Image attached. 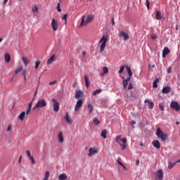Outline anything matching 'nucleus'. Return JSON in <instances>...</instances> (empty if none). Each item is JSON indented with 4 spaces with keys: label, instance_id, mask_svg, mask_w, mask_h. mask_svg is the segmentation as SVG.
<instances>
[{
    "label": "nucleus",
    "instance_id": "nucleus-12",
    "mask_svg": "<svg viewBox=\"0 0 180 180\" xmlns=\"http://www.w3.org/2000/svg\"><path fill=\"white\" fill-rule=\"evenodd\" d=\"M122 143L123 144L120 143V147H122V150L123 151L124 150H126V148H127V139H126V138L122 139Z\"/></svg>",
    "mask_w": 180,
    "mask_h": 180
},
{
    "label": "nucleus",
    "instance_id": "nucleus-10",
    "mask_svg": "<svg viewBox=\"0 0 180 180\" xmlns=\"http://www.w3.org/2000/svg\"><path fill=\"white\" fill-rule=\"evenodd\" d=\"M84 96V91L82 90H78L76 91L75 98V99H79V98H82Z\"/></svg>",
    "mask_w": 180,
    "mask_h": 180
},
{
    "label": "nucleus",
    "instance_id": "nucleus-48",
    "mask_svg": "<svg viewBox=\"0 0 180 180\" xmlns=\"http://www.w3.org/2000/svg\"><path fill=\"white\" fill-rule=\"evenodd\" d=\"M146 6L147 9H150V1L146 0Z\"/></svg>",
    "mask_w": 180,
    "mask_h": 180
},
{
    "label": "nucleus",
    "instance_id": "nucleus-15",
    "mask_svg": "<svg viewBox=\"0 0 180 180\" xmlns=\"http://www.w3.org/2000/svg\"><path fill=\"white\" fill-rule=\"evenodd\" d=\"M119 36H122L124 40H129V34H126L124 31L120 32Z\"/></svg>",
    "mask_w": 180,
    "mask_h": 180
},
{
    "label": "nucleus",
    "instance_id": "nucleus-9",
    "mask_svg": "<svg viewBox=\"0 0 180 180\" xmlns=\"http://www.w3.org/2000/svg\"><path fill=\"white\" fill-rule=\"evenodd\" d=\"M82 103H84V101L82 99H79L75 105V110H79V108H81V106H82Z\"/></svg>",
    "mask_w": 180,
    "mask_h": 180
},
{
    "label": "nucleus",
    "instance_id": "nucleus-16",
    "mask_svg": "<svg viewBox=\"0 0 180 180\" xmlns=\"http://www.w3.org/2000/svg\"><path fill=\"white\" fill-rule=\"evenodd\" d=\"M168 54H169V49L166 47V48H165L163 49V51H162V57H163V58H165V57H167V56H168Z\"/></svg>",
    "mask_w": 180,
    "mask_h": 180
},
{
    "label": "nucleus",
    "instance_id": "nucleus-39",
    "mask_svg": "<svg viewBox=\"0 0 180 180\" xmlns=\"http://www.w3.org/2000/svg\"><path fill=\"white\" fill-rule=\"evenodd\" d=\"M49 176H50V172L47 171L45 173L44 180H49Z\"/></svg>",
    "mask_w": 180,
    "mask_h": 180
},
{
    "label": "nucleus",
    "instance_id": "nucleus-60",
    "mask_svg": "<svg viewBox=\"0 0 180 180\" xmlns=\"http://www.w3.org/2000/svg\"><path fill=\"white\" fill-rule=\"evenodd\" d=\"M117 162H118V164H120V165H121V167H123V163H122L120 161H119V160H117Z\"/></svg>",
    "mask_w": 180,
    "mask_h": 180
},
{
    "label": "nucleus",
    "instance_id": "nucleus-46",
    "mask_svg": "<svg viewBox=\"0 0 180 180\" xmlns=\"http://www.w3.org/2000/svg\"><path fill=\"white\" fill-rule=\"evenodd\" d=\"M135 124H136V122L134 120H132L130 122V124L131 125L132 129H134Z\"/></svg>",
    "mask_w": 180,
    "mask_h": 180
},
{
    "label": "nucleus",
    "instance_id": "nucleus-33",
    "mask_svg": "<svg viewBox=\"0 0 180 180\" xmlns=\"http://www.w3.org/2000/svg\"><path fill=\"white\" fill-rule=\"evenodd\" d=\"M65 119L66 122H68L69 124H71L72 120L70 119V116H68V112H66V115L65 116Z\"/></svg>",
    "mask_w": 180,
    "mask_h": 180
},
{
    "label": "nucleus",
    "instance_id": "nucleus-64",
    "mask_svg": "<svg viewBox=\"0 0 180 180\" xmlns=\"http://www.w3.org/2000/svg\"><path fill=\"white\" fill-rule=\"evenodd\" d=\"M177 164L180 162V159L176 162Z\"/></svg>",
    "mask_w": 180,
    "mask_h": 180
},
{
    "label": "nucleus",
    "instance_id": "nucleus-24",
    "mask_svg": "<svg viewBox=\"0 0 180 180\" xmlns=\"http://www.w3.org/2000/svg\"><path fill=\"white\" fill-rule=\"evenodd\" d=\"M108 72H109V69L108 68V67H103V72L100 73V75H101V77H103V75H105V74H108Z\"/></svg>",
    "mask_w": 180,
    "mask_h": 180
},
{
    "label": "nucleus",
    "instance_id": "nucleus-32",
    "mask_svg": "<svg viewBox=\"0 0 180 180\" xmlns=\"http://www.w3.org/2000/svg\"><path fill=\"white\" fill-rule=\"evenodd\" d=\"M122 78L123 79V86H124V89H126V88H127V84H129V82L127 80H126L124 77H122Z\"/></svg>",
    "mask_w": 180,
    "mask_h": 180
},
{
    "label": "nucleus",
    "instance_id": "nucleus-63",
    "mask_svg": "<svg viewBox=\"0 0 180 180\" xmlns=\"http://www.w3.org/2000/svg\"><path fill=\"white\" fill-rule=\"evenodd\" d=\"M21 160H22V156H20L18 162H20Z\"/></svg>",
    "mask_w": 180,
    "mask_h": 180
},
{
    "label": "nucleus",
    "instance_id": "nucleus-27",
    "mask_svg": "<svg viewBox=\"0 0 180 180\" xmlns=\"http://www.w3.org/2000/svg\"><path fill=\"white\" fill-rule=\"evenodd\" d=\"M20 71H23V66H19L16 68L14 72L15 75H16L18 72H20Z\"/></svg>",
    "mask_w": 180,
    "mask_h": 180
},
{
    "label": "nucleus",
    "instance_id": "nucleus-18",
    "mask_svg": "<svg viewBox=\"0 0 180 180\" xmlns=\"http://www.w3.org/2000/svg\"><path fill=\"white\" fill-rule=\"evenodd\" d=\"M25 116H26V112L22 111L18 116V119L21 121L23 122L25 120Z\"/></svg>",
    "mask_w": 180,
    "mask_h": 180
},
{
    "label": "nucleus",
    "instance_id": "nucleus-47",
    "mask_svg": "<svg viewBox=\"0 0 180 180\" xmlns=\"http://www.w3.org/2000/svg\"><path fill=\"white\" fill-rule=\"evenodd\" d=\"M39 11V8H37V6H34V8H32V12H37Z\"/></svg>",
    "mask_w": 180,
    "mask_h": 180
},
{
    "label": "nucleus",
    "instance_id": "nucleus-30",
    "mask_svg": "<svg viewBox=\"0 0 180 180\" xmlns=\"http://www.w3.org/2000/svg\"><path fill=\"white\" fill-rule=\"evenodd\" d=\"M108 134V131H106V129H104L101 131V136L103 139H106V135Z\"/></svg>",
    "mask_w": 180,
    "mask_h": 180
},
{
    "label": "nucleus",
    "instance_id": "nucleus-21",
    "mask_svg": "<svg viewBox=\"0 0 180 180\" xmlns=\"http://www.w3.org/2000/svg\"><path fill=\"white\" fill-rule=\"evenodd\" d=\"M54 60H56V55H52V56L48 60L46 63L47 65H50V64L54 62Z\"/></svg>",
    "mask_w": 180,
    "mask_h": 180
},
{
    "label": "nucleus",
    "instance_id": "nucleus-40",
    "mask_svg": "<svg viewBox=\"0 0 180 180\" xmlns=\"http://www.w3.org/2000/svg\"><path fill=\"white\" fill-rule=\"evenodd\" d=\"M26 154H27V157H28V158H30L31 157H33V155H32V153H30V150H26Z\"/></svg>",
    "mask_w": 180,
    "mask_h": 180
},
{
    "label": "nucleus",
    "instance_id": "nucleus-5",
    "mask_svg": "<svg viewBox=\"0 0 180 180\" xmlns=\"http://www.w3.org/2000/svg\"><path fill=\"white\" fill-rule=\"evenodd\" d=\"M51 27L53 30V32H57L59 27L58 20L53 18L51 24Z\"/></svg>",
    "mask_w": 180,
    "mask_h": 180
},
{
    "label": "nucleus",
    "instance_id": "nucleus-8",
    "mask_svg": "<svg viewBox=\"0 0 180 180\" xmlns=\"http://www.w3.org/2000/svg\"><path fill=\"white\" fill-rule=\"evenodd\" d=\"M95 154H98V149H96V148H90L89 149L88 156L92 157V155H95Z\"/></svg>",
    "mask_w": 180,
    "mask_h": 180
},
{
    "label": "nucleus",
    "instance_id": "nucleus-57",
    "mask_svg": "<svg viewBox=\"0 0 180 180\" xmlns=\"http://www.w3.org/2000/svg\"><path fill=\"white\" fill-rule=\"evenodd\" d=\"M22 75L23 77H26V70L22 71Z\"/></svg>",
    "mask_w": 180,
    "mask_h": 180
},
{
    "label": "nucleus",
    "instance_id": "nucleus-61",
    "mask_svg": "<svg viewBox=\"0 0 180 180\" xmlns=\"http://www.w3.org/2000/svg\"><path fill=\"white\" fill-rule=\"evenodd\" d=\"M37 95V89H36V91H35V93H34V98H36V96Z\"/></svg>",
    "mask_w": 180,
    "mask_h": 180
},
{
    "label": "nucleus",
    "instance_id": "nucleus-55",
    "mask_svg": "<svg viewBox=\"0 0 180 180\" xmlns=\"http://www.w3.org/2000/svg\"><path fill=\"white\" fill-rule=\"evenodd\" d=\"M130 79H131V76H129L127 79H125V81H127L129 82Z\"/></svg>",
    "mask_w": 180,
    "mask_h": 180
},
{
    "label": "nucleus",
    "instance_id": "nucleus-52",
    "mask_svg": "<svg viewBox=\"0 0 180 180\" xmlns=\"http://www.w3.org/2000/svg\"><path fill=\"white\" fill-rule=\"evenodd\" d=\"M11 130H12V126L8 125V127L7 128V131H11Z\"/></svg>",
    "mask_w": 180,
    "mask_h": 180
},
{
    "label": "nucleus",
    "instance_id": "nucleus-26",
    "mask_svg": "<svg viewBox=\"0 0 180 180\" xmlns=\"http://www.w3.org/2000/svg\"><path fill=\"white\" fill-rule=\"evenodd\" d=\"M155 18L157 20H160V19L162 18V15L161 14L160 11L156 12Z\"/></svg>",
    "mask_w": 180,
    "mask_h": 180
},
{
    "label": "nucleus",
    "instance_id": "nucleus-3",
    "mask_svg": "<svg viewBox=\"0 0 180 180\" xmlns=\"http://www.w3.org/2000/svg\"><path fill=\"white\" fill-rule=\"evenodd\" d=\"M101 44L100 46V51L103 53L105 51V49L106 48V43H108V35H103L101 39L99 41Z\"/></svg>",
    "mask_w": 180,
    "mask_h": 180
},
{
    "label": "nucleus",
    "instance_id": "nucleus-37",
    "mask_svg": "<svg viewBox=\"0 0 180 180\" xmlns=\"http://www.w3.org/2000/svg\"><path fill=\"white\" fill-rule=\"evenodd\" d=\"M158 82H160V79H157L155 81L153 82V88H158Z\"/></svg>",
    "mask_w": 180,
    "mask_h": 180
},
{
    "label": "nucleus",
    "instance_id": "nucleus-25",
    "mask_svg": "<svg viewBox=\"0 0 180 180\" xmlns=\"http://www.w3.org/2000/svg\"><path fill=\"white\" fill-rule=\"evenodd\" d=\"M68 178L66 174H61L58 176V179L59 180H65Z\"/></svg>",
    "mask_w": 180,
    "mask_h": 180
},
{
    "label": "nucleus",
    "instance_id": "nucleus-44",
    "mask_svg": "<svg viewBox=\"0 0 180 180\" xmlns=\"http://www.w3.org/2000/svg\"><path fill=\"white\" fill-rule=\"evenodd\" d=\"M30 160H31L32 164H36V161L34 160V158L33 156H31Z\"/></svg>",
    "mask_w": 180,
    "mask_h": 180
},
{
    "label": "nucleus",
    "instance_id": "nucleus-50",
    "mask_svg": "<svg viewBox=\"0 0 180 180\" xmlns=\"http://www.w3.org/2000/svg\"><path fill=\"white\" fill-rule=\"evenodd\" d=\"M171 71H172V68L171 67L168 68L167 69V73L171 74Z\"/></svg>",
    "mask_w": 180,
    "mask_h": 180
},
{
    "label": "nucleus",
    "instance_id": "nucleus-49",
    "mask_svg": "<svg viewBox=\"0 0 180 180\" xmlns=\"http://www.w3.org/2000/svg\"><path fill=\"white\" fill-rule=\"evenodd\" d=\"M159 108H160V110H162V112H164V109H165L164 105L160 104Z\"/></svg>",
    "mask_w": 180,
    "mask_h": 180
},
{
    "label": "nucleus",
    "instance_id": "nucleus-22",
    "mask_svg": "<svg viewBox=\"0 0 180 180\" xmlns=\"http://www.w3.org/2000/svg\"><path fill=\"white\" fill-rule=\"evenodd\" d=\"M58 139L60 143H63L64 141V136H63L62 131H60L58 134Z\"/></svg>",
    "mask_w": 180,
    "mask_h": 180
},
{
    "label": "nucleus",
    "instance_id": "nucleus-42",
    "mask_svg": "<svg viewBox=\"0 0 180 180\" xmlns=\"http://www.w3.org/2000/svg\"><path fill=\"white\" fill-rule=\"evenodd\" d=\"M124 71V65L122 66V67L120 68L119 74L123 73Z\"/></svg>",
    "mask_w": 180,
    "mask_h": 180
},
{
    "label": "nucleus",
    "instance_id": "nucleus-58",
    "mask_svg": "<svg viewBox=\"0 0 180 180\" xmlns=\"http://www.w3.org/2000/svg\"><path fill=\"white\" fill-rule=\"evenodd\" d=\"M72 86V88H75L77 86V83L76 82L73 83Z\"/></svg>",
    "mask_w": 180,
    "mask_h": 180
},
{
    "label": "nucleus",
    "instance_id": "nucleus-53",
    "mask_svg": "<svg viewBox=\"0 0 180 180\" xmlns=\"http://www.w3.org/2000/svg\"><path fill=\"white\" fill-rule=\"evenodd\" d=\"M151 39L152 40H155V39H157L156 35H154V34L151 35Z\"/></svg>",
    "mask_w": 180,
    "mask_h": 180
},
{
    "label": "nucleus",
    "instance_id": "nucleus-4",
    "mask_svg": "<svg viewBox=\"0 0 180 180\" xmlns=\"http://www.w3.org/2000/svg\"><path fill=\"white\" fill-rule=\"evenodd\" d=\"M47 106V101L44 98H40L37 101V104L33 108V110L34 109H41V108H46Z\"/></svg>",
    "mask_w": 180,
    "mask_h": 180
},
{
    "label": "nucleus",
    "instance_id": "nucleus-45",
    "mask_svg": "<svg viewBox=\"0 0 180 180\" xmlns=\"http://www.w3.org/2000/svg\"><path fill=\"white\" fill-rule=\"evenodd\" d=\"M56 9H57L58 12H61V8L60 7V3L57 4Z\"/></svg>",
    "mask_w": 180,
    "mask_h": 180
},
{
    "label": "nucleus",
    "instance_id": "nucleus-20",
    "mask_svg": "<svg viewBox=\"0 0 180 180\" xmlns=\"http://www.w3.org/2000/svg\"><path fill=\"white\" fill-rule=\"evenodd\" d=\"M145 103H148L147 106L148 109H153V108H154V103L150 102L148 100H145Z\"/></svg>",
    "mask_w": 180,
    "mask_h": 180
},
{
    "label": "nucleus",
    "instance_id": "nucleus-14",
    "mask_svg": "<svg viewBox=\"0 0 180 180\" xmlns=\"http://www.w3.org/2000/svg\"><path fill=\"white\" fill-rule=\"evenodd\" d=\"M32 105H33V100L28 104V108L26 110V116H29L30 115V110H32Z\"/></svg>",
    "mask_w": 180,
    "mask_h": 180
},
{
    "label": "nucleus",
    "instance_id": "nucleus-2",
    "mask_svg": "<svg viewBox=\"0 0 180 180\" xmlns=\"http://www.w3.org/2000/svg\"><path fill=\"white\" fill-rule=\"evenodd\" d=\"M156 136L158 139H160L162 141L165 142L168 140V134H165L164 131L161 130V128L158 127L156 131Z\"/></svg>",
    "mask_w": 180,
    "mask_h": 180
},
{
    "label": "nucleus",
    "instance_id": "nucleus-17",
    "mask_svg": "<svg viewBox=\"0 0 180 180\" xmlns=\"http://www.w3.org/2000/svg\"><path fill=\"white\" fill-rule=\"evenodd\" d=\"M162 94H169L171 92V87L170 86H165L163 87L162 89Z\"/></svg>",
    "mask_w": 180,
    "mask_h": 180
},
{
    "label": "nucleus",
    "instance_id": "nucleus-6",
    "mask_svg": "<svg viewBox=\"0 0 180 180\" xmlns=\"http://www.w3.org/2000/svg\"><path fill=\"white\" fill-rule=\"evenodd\" d=\"M170 108L176 112H179L180 110L179 103H178L176 101H172L170 103Z\"/></svg>",
    "mask_w": 180,
    "mask_h": 180
},
{
    "label": "nucleus",
    "instance_id": "nucleus-59",
    "mask_svg": "<svg viewBox=\"0 0 180 180\" xmlns=\"http://www.w3.org/2000/svg\"><path fill=\"white\" fill-rule=\"evenodd\" d=\"M139 164H140V160H139V159H137L136 162V165H139Z\"/></svg>",
    "mask_w": 180,
    "mask_h": 180
},
{
    "label": "nucleus",
    "instance_id": "nucleus-13",
    "mask_svg": "<svg viewBox=\"0 0 180 180\" xmlns=\"http://www.w3.org/2000/svg\"><path fill=\"white\" fill-rule=\"evenodd\" d=\"M152 144L153 147H155V148L160 149L161 148V144L160 143V141L155 140L152 142Z\"/></svg>",
    "mask_w": 180,
    "mask_h": 180
},
{
    "label": "nucleus",
    "instance_id": "nucleus-35",
    "mask_svg": "<svg viewBox=\"0 0 180 180\" xmlns=\"http://www.w3.org/2000/svg\"><path fill=\"white\" fill-rule=\"evenodd\" d=\"M123 139H122V135H120L116 137L115 139V141L119 144L120 145V141H122Z\"/></svg>",
    "mask_w": 180,
    "mask_h": 180
},
{
    "label": "nucleus",
    "instance_id": "nucleus-54",
    "mask_svg": "<svg viewBox=\"0 0 180 180\" xmlns=\"http://www.w3.org/2000/svg\"><path fill=\"white\" fill-rule=\"evenodd\" d=\"M56 82H57V81H53V82H49V85H54V84H56Z\"/></svg>",
    "mask_w": 180,
    "mask_h": 180
},
{
    "label": "nucleus",
    "instance_id": "nucleus-11",
    "mask_svg": "<svg viewBox=\"0 0 180 180\" xmlns=\"http://www.w3.org/2000/svg\"><path fill=\"white\" fill-rule=\"evenodd\" d=\"M156 176L159 180H162V178H164V172H162V169H159L157 171Z\"/></svg>",
    "mask_w": 180,
    "mask_h": 180
},
{
    "label": "nucleus",
    "instance_id": "nucleus-51",
    "mask_svg": "<svg viewBox=\"0 0 180 180\" xmlns=\"http://www.w3.org/2000/svg\"><path fill=\"white\" fill-rule=\"evenodd\" d=\"M128 89H133V84L131 83L129 84Z\"/></svg>",
    "mask_w": 180,
    "mask_h": 180
},
{
    "label": "nucleus",
    "instance_id": "nucleus-28",
    "mask_svg": "<svg viewBox=\"0 0 180 180\" xmlns=\"http://www.w3.org/2000/svg\"><path fill=\"white\" fill-rule=\"evenodd\" d=\"M125 68L128 72V75L129 77H133V72H131V69H130V67L126 66Z\"/></svg>",
    "mask_w": 180,
    "mask_h": 180
},
{
    "label": "nucleus",
    "instance_id": "nucleus-29",
    "mask_svg": "<svg viewBox=\"0 0 180 180\" xmlns=\"http://www.w3.org/2000/svg\"><path fill=\"white\" fill-rule=\"evenodd\" d=\"M87 110L89 111V113H92V112L94 111V107L92 106V104H88Z\"/></svg>",
    "mask_w": 180,
    "mask_h": 180
},
{
    "label": "nucleus",
    "instance_id": "nucleus-7",
    "mask_svg": "<svg viewBox=\"0 0 180 180\" xmlns=\"http://www.w3.org/2000/svg\"><path fill=\"white\" fill-rule=\"evenodd\" d=\"M51 101L53 103V108L54 112H58L60 110V103H58V101H57V100L55 98H52Z\"/></svg>",
    "mask_w": 180,
    "mask_h": 180
},
{
    "label": "nucleus",
    "instance_id": "nucleus-1",
    "mask_svg": "<svg viewBox=\"0 0 180 180\" xmlns=\"http://www.w3.org/2000/svg\"><path fill=\"white\" fill-rule=\"evenodd\" d=\"M94 18H95V15L89 14V15H87L86 20L85 21L84 20L85 15H84L82 18V21L79 25V27H82V26H86V25H89V23H91V22H92V20H94Z\"/></svg>",
    "mask_w": 180,
    "mask_h": 180
},
{
    "label": "nucleus",
    "instance_id": "nucleus-19",
    "mask_svg": "<svg viewBox=\"0 0 180 180\" xmlns=\"http://www.w3.org/2000/svg\"><path fill=\"white\" fill-rule=\"evenodd\" d=\"M4 60L7 64L11 62V55H9V53H5Z\"/></svg>",
    "mask_w": 180,
    "mask_h": 180
},
{
    "label": "nucleus",
    "instance_id": "nucleus-38",
    "mask_svg": "<svg viewBox=\"0 0 180 180\" xmlns=\"http://www.w3.org/2000/svg\"><path fill=\"white\" fill-rule=\"evenodd\" d=\"M101 92H102V89H96V91H93V95L94 96H96V95H98V94H101Z\"/></svg>",
    "mask_w": 180,
    "mask_h": 180
},
{
    "label": "nucleus",
    "instance_id": "nucleus-41",
    "mask_svg": "<svg viewBox=\"0 0 180 180\" xmlns=\"http://www.w3.org/2000/svg\"><path fill=\"white\" fill-rule=\"evenodd\" d=\"M39 65H40V60H36V62H35L36 70H37V68H39Z\"/></svg>",
    "mask_w": 180,
    "mask_h": 180
},
{
    "label": "nucleus",
    "instance_id": "nucleus-34",
    "mask_svg": "<svg viewBox=\"0 0 180 180\" xmlns=\"http://www.w3.org/2000/svg\"><path fill=\"white\" fill-rule=\"evenodd\" d=\"M22 63H24L25 65H27V64H29V58H27V57L22 56Z\"/></svg>",
    "mask_w": 180,
    "mask_h": 180
},
{
    "label": "nucleus",
    "instance_id": "nucleus-56",
    "mask_svg": "<svg viewBox=\"0 0 180 180\" xmlns=\"http://www.w3.org/2000/svg\"><path fill=\"white\" fill-rule=\"evenodd\" d=\"M112 26H115V18H112Z\"/></svg>",
    "mask_w": 180,
    "mask_h": 180
},
{
    "label": "nucleus",
    "instance_id": "nucleus-43",
    "mask_svg": "<svg viewBox=\"0 0 180 180\" xmlns=\"http://www.w3.org/2000/svg\"><path fill=\"white\" fill-rule=\"evenodd\" d=\"M68 14H65V15H63V18H62V19H63V20H65V23H67V18H68Z\"/></svg>",
    "mask_w": 180,
    "mask_h": 180
},
{
    "label": "nucleus",
    "instance_id": "nucleus-62",
    "mask_svg": "<svg viewBox=\"0 0 180 180\" xmlns=\"http://www.w3.org/2000/svg\"><path fill=\"white\" fill-rule=\"evenodd\" d=\"M8 0H4V5H6V3L8 2Z\"/></svg>",
    "mask_w": 180,
    "mask_h": 180
},
{
    "label": "nucleus",
    "instance_id": "nucleus-36",
    "mask_svg": "<svg viewBox=\"0 0 180 180\" xmlns=\"http://www.w3.org/2000/svg\"><path fill=\"white\" fill-rule=\"evenodd\" d=\"M93 122L94 123L95 126H99L101 121H99V120H98V117H95L93 119Z\"/></svg>",
    "mask_w": 180,
    "mask_h": 180
},
{
    "label": "nucleus",
    "instance_id": "nucleus-23",
    "mask_svg": "<svg viewBox=\"0 0 180 180\" xmlns=\"http://www.w3.org/2000/svg\"><path fill=\"white\" fill-rule=\"evenodd\" d=\"M84 80L86 82V88H89L90 85H91V82H89V77H88V76H86V75H84Z\"/></svg>",
    "mask_w": 180,
    "mask_h": 180
},
{
    "label": "nucleus",
    "instance_id": "nucleus-31",
    "mask_svg": "<svg viewBox=\"0 0 180 180\" xmlns=\"http://www.w3.org/2000/svg\"><path fill=\"white\" fill-rule=\"evenodd\" d=\"M176 162H169V165H168V169H172L174 168V167H175V165H176Z\"/></svg>",
    "mask_w": 180,
    "mask_h": 180
}]
</instances>
